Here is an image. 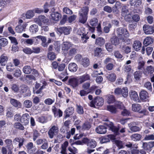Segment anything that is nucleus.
<instances>
[{"mask_svg": "<svg viewBox=\"0 0 154 154\" xmlns=\"http://www.w3.org/2000/svg\"><path fill=\"white\" fill-rule=\"evenodd\" d=\"M89 11V8L85 6L82 8L79 12V21L82 23H85L88 19V14Z\"/></svg>", "mask_w": 154, "mask_h": 154, "instance_id": "1", "label": "nucleus"}, {"mask_svg": "<svg viewBox=\"0 0 154 154\" xmlns=\"http://www.w3.org/2000/svg\"><path fill=\"white\" fill-rule=\"evenodd\" d=\"M132 110L134 112H137L139 113L143 114V115L140 117H143V116L148 115L149 112L145 109H143L142 110H140L142 109V106L138 103H136L132 104L131 106Z\"/></svg>", "mask_w": 154, "mask_h": 154, "instance_id": "2", "label": "nucleus"}, {"mask_svg": "<svg viewBox=\"0 0 154 154\" xmlns=\"http://www.w3.org/2000/svg\"><path fill=\"white\" fill-rule=\"evenodd\" d=\"M72 28L69 26L57 27L56 29V31L57 32L60 34L63 33L65 35L69 34Z\"/></svg>", "mask_w": 154, "mask_h": 154, "instance_id": "3", "label": "nucleus"}, {"mask_svg": "<svg viewBox=\"0 0 154 154\" xmlns=\"http://www.w3.org/2000/svg\"><path fill=\"white\" fill-rule=\"evenodd\" d=\"M59 131L58 128L57 126L54 125L49 129L48 132L49 137L52 139L55 136Z\"/></svg>", "mask_w": 154, "mask_h": 154, "instance_id": "4", "label": "nucleus"}, {"mask_svg": "<svg viewBox=\"0 0 154 154\" xmlns=\"http://www.w3.org/2000/svg\"><path fill=\"white\" fill-rule=\"evenodd\" d=\"M74 112L75 109L73 107H68L64 111L63 119H66L69 118H71Z\"/></svg>", "mask_w": 154, "mask_h": 154, "instance_id": "5", "label": "nucleus"}, {"mask_svg": "<svg viewBox=\"0 0 154 154\" xmlns=\"http://www.w3.org/2000/svg\"><path fill=\"white\" fill-rule=\"evenodd\" d=\"M116 32L118 36L120 38L126 35V36L128 37L129 35L128 32L127 30L124 28L122 27H119L116 29Z\"/></svg>", "mask_w": 154, "mask_h": 154, "instance_id": "6", "label": "nucleus"}, {"mask_svg": "<svg viewBox=\"0 0 154 154\" xmlns=\"http://www.w3.org/2000/svg\"><path fill=\"white\" fill-rule=\"evenodd\" d=\"M68 84L73 88L77 87L79 84L78 77H72L69 78L68 80Z\"/></svg>", "mask_w": 154, "mask_h": 154, "instance_id": "7", "label": "nucleus"}, {"mask_svg": "<svg viewBox=\"0 0 154 154\" xmlns=\"http://www.w3.org/2000/svg\"><path fill=\"white\" fill-rule=\"evenodd\" d=\"M48 20L44 15H40L37 18L34 19V21L39 25L41 26L43 23H46L48 22Z\"/></svg>", "mask_w": 154, "mask_h": 154, "instance_id": "8", "label": "nucleus"}, {"mask_svg": "<svg viewBox=\"0 0 154 154\" xmlns=\"http://www.w3.org/2000/svg\"><path fill=\"white\" fill-rule=\"evenodd\" d=\"M30 119V116L29 114L27 113L23 114L22 116L20 122L24 125H26L29 123Z\"/></svg>", "mask_w": 154, "mask_h": 154, "instance_id": "9", "label": "nucleus"}, {"mask_svg": "<svg viewBox=\"0 0 154 154\" xmlns=\"http://www.w3.org/2000/svg\"><path fill=\"white\" fill-rule=\"evenodd\" d=\"M27 148V152L29 154H34L35 152L36 149L33 147V143L29 142L27 143L26 145Z\"/></svg>", "mask_w": 154, "mask_h": 154, "instance_id": "10", "label": "nucleus"}, {"mask_svg": "<svg viewBox=\"0 0 154 154\" xmlns=\"http://www.w3.org/2000/svg\"><path fill=\"white\" fill-rule=\"evenodd\" d=\"M77 52V46L73 45V46L69 49V51L66 53H64V54L65 56L68 54V57H73L76 54Z\"/></svg>", "mask_w": 154, "mask_h": 154, "instance_id": "11", "label": "nucleus"}, {"mask_svg": "<svg viewBox=\"0 0 154 154\" xmlns=\"http://www.w3.org/2000/svg\"><path fill=\"white\" fill-rule=\"evenodd\" d=\"M52 111L54 117H61L63 116V112L60 109H57L55 106H53L52 108Z\"/></svg>", "mask_w": 154, "mask_h": 154, "instance_id": "12", "label": "nucleus"}, {"mask_svg": "<svg viewBox=\"0 0 154 154\" xmlns=\"http://www.w3.org/2000/svg\"><path fill=\"white\" fill-rule=\"evenodd\" d=\"M78 77L80 84H82L85 81L90 80L91 79L90 75L87 73Z\"/></svg>", "mask_w": 154, "mask_h": 154, "instance_id": "13", "label": "nucleus"}, {"mask_svg": "<svg viewBox=\"0 0 154 154\" xmlns=\"http://www.w3.org/2000/svg\"><path fill=\"white\" fill-rule=\"evenodd\" d=\"M143 29L146 34H152L154 32V27L152 26L145 25L143 26Z\"/></svg>", "mask_w": 154, "mask_h": 154, "instance_id": "14", "label": "nucleus"}, {"mask_svg": "<svg viewBox=\"0 0 154 154\" xmlns=\"http://www.w3.org/2000/svg\"><path fill=\"white\" fill-rule=\"evenodd\" d=\"M140 99L143 101H146L149 98L148 93L145 90H142L139 94Z\"/></svg>", "mask_w": 154, "mask_h": 154, "instance_id": "15", "label": "nucleus"}, {"mask_svg": "<svg viewBox=\"0 0 154 154\" xmlns=\"http://www.w3.org/2000/svg\"><path fill=\"white\" fill-rule=\"evenodd\" d=\"M95 131L99 134H104L107 132V128L104 125H100L96 128Z\"/></svg>", "mask_w": 154, "mask_h": 154, "instance_id": "16", "label": "nucleus"}, {"mask_svg": "<svg viewBox=\"0 0 154 154\" xmlns=\"http://www.w3.org/2000/svg\"><path fill=\"white\" fill-rule=\"evenodd\" d=\"M108 126L112 132L114 133V134L116 135H119V131L120 129L119 127H117L114 125V124L112 122H110Z\"/></svg>", "mask_w": 154, "mask_h": 154, "instance_id": "17", "label": "nucleus"}, {"mask_svg": "<svg viewBox=\"0 0 154 154\" xmlns=\"http://www.w3.org/2000/svg\"><path fill=\"white\" fill-rule=\"evenodd\" d=\"M154 72V68L151 66H147L146 69H143V73L146 75H151Z\"/></svg>", "mask_w": 154, "mask_h": 154, "instance_id": "18", "label": "nucleus"}, {"mask_svg": "<svg viewBox=\"0 0 154 154\" xmlns=\"http://www.w3.org/2000/svg\"><path fill=\"white\" fill-rule=\"evenodd\" d=\"M73 46V45L71 44L69 42H64L62 45V50L63 53L67 52L69 49Z\"/></svg>", "mask_w": 154, "mask_h": 154, "instance_id": "19", "label": "nucleus"}, {"mask_svg": "<svg viewBox=\"0 0 154 154\" xmlns=\"http://www.w3.org/2000/svg\"><path fill=\"white\" fill-rule=\"evenodd\" d=\"M6 111V116L7 118H11L14 116V110L13 108L11 107H9L8 108H7Z\"/></svg>", "mask_w": 154, "mask_h": 154, "instance_id": "20", "label": "nucleus"}, {"mask_svg": "<svg viewBox=\"0 0 154 154\" xmlns=\"http://www.w3.org/2000/svg\"><path fill=\"white\" fill-rule=\"evenodd\" d=\"M10 102L12 105L17 108H20L22 106V104L20 101L14 99H11Z\"/></svg>", "mask_w": 154, "mask_h": 154, "instance_id": "21", "label": "nucleus"}, {"mask_svg": "<svg viewBox=\"0 0 154 154\" xmlns=\"http://www.w3.org/2000/svg\"><path fill=\"white\" fill-rule=\"evenodd\" d=\"M23 125L21 122H17L14 123V127L16 130L19 131H23L25 129Z\"/></svg>", "mask_w": 154, "mask_h": 154, "instance_id": "22", "label": "nucleus"}, {"mask_svg": "<svg viewBox=\"0 0 154 154\" xmlns=\"http://www.w3.org/2000/svg\"><path fill=\"white\" fill-rule=\"evenodd\" d=\"M51 17L53 20L57 21L61 17V15L57 12H53L51 14Z\"/></svg>", "mask_w": 154, "mask_h": 154, "instance_id": "23", "label": "nucleus"}, {"mask_svg": "<svg viewBox=\"0 0 154 154\" xmlns=\"http://www.w3.org/2000/svg\"><path fill=\"white\" fill-rule=\"evenodd\" d=\"M96 105L100 106H102L104 104V100L100 97H97L95 98Z\"/></svg>", "mask_w": 154, "mask_h": 154, "instance_id": "24", "label": "nucleus"}, {"mask_svg": "<svg viewBox=\"0 0 154 154\" xmlns=\"http://www.w3.org/2000/svg\"><path fill=\"white\" fill-rule=\"evenodd\" d=\"M153 42V39L150 37H146L143 42V44L145 46L151 45L152 43Z\"/></svg>", "mask_w": 154, "mask_h": 154, "instance_id": "25", "label": "nucleus"}, {"mask_svg": "<svg viewBox=\"0 0 154 154\" xmlns=\"http://www.w3.org/2000/svg\"><path fill=\"white\" fill-rule=\"evenodd\" d=\"M78 68L77 66L75 63H70L68 66V69L71 72H75Z\"/></svg>", "mask_w": 154, "mask_h": 154, "instance_id": "26", "label": "nucleus"}, {"mask_svg": "<svg viewBox=\"0 0 154 154\" xmlns=\"http://www.w3.org/2000/svg\"><path fill=\"white\" fill-rule=\"evenodd\" d=\"M105 43V39L102 37H99L96 39L95 44L101 46L103 45Z\"/></svg>", "mask_w": 154, "mask_h": 154, "instance_id": "27", "label": "nucleus"}, {"mask_svg": "<svg viewBox=\"0 0 154 154\" xmlns=\"http://www.w3.org/2000/svg\"><path fill=\"white\" fill-rule=\"evenodd\" d=\"M141 43L139 41H135L133 44V47L136 51L140 50L141 47Z\"/></svg>", "mask_w": 154, "mask_h": 154, "instance_id": "28", "label": "nucleus"}, {"mask_svg": "<svg viewBox=\"0 0 154 154\" xmlns=\"http://www.w3.org/2000/svg\"><path fill=\"white\" fill-rule=\"evenodd\" d=\"M129 95L131 99L133 100L136 101L137 99L138 98L137 92L134 91H130L129 92Z\"/></svg>", "mask_w": 154, "mask_h": 154, "instance_id": "29", "label": "nucleus"}, {"mask_svg": "<svg viewBox=\"0 0 154 154\" xmlns=\"http://www.w3.org/2000/svg\"><path fill=\"white\" fill-rule=\"evenodd\" d=\"M24 140L23 138H21L20 137H16L14 139L13 142L15 143L16 142H18L19 143L18 145L19 147V148H20L23 144Z\"/></svg>", "mask_w": 154, "mask_h": 154, "instance_id": "30", "label": "nucleus"}, {"mask_svg": "<svg viewBox=\"0 0 154 154\" xmlns=\"http://www.w3.org/2000/svg\"><path fill=\"white\" fill-rule=\"evenodd\" d=\"M11 88L12 91L17 93L20 90L19 85L16 84H13L11 85Z\"/></svg>", "mask_w": 154, "mask_h": 154, "instance_id": "31", "label": "nucleus"}, {"mask_svg": "<svg viewBox=\"0 0 154 154\" xmlns=\"http://www.w3.org/2000/svg\"><path fill=\"white\" fill-rule=\"evenodd\" d=\"M119 38L116 35L113 36L110 39V41L111 43L115 45H116L119 44Z\"/></svg>", "mask_w": 154, "mask_h": 154, "instance_id": "32", "label": "nucleus"}, {"mask_svg": "<svg viewBox=\"0 0 154 154\" xmlns=\"http://www.w3.org/2000/svg\"><path fill=\"white\" fill-rule=\"evenodd\" d=\"M26 26L25 25H19L15 27L16 31L18 33H21L23 31H24Z\"/></svg>", "mask_w": 154, "mask_h": 154, "instance_id": "33", "label": "nucleus"}, {"mask_svg": "<svg viewBox=\"0 0 154 154\" xmlns=\"http://www.w3.org/2000/svg\"><path fill=\"white\" fill-rule=\"evenodd\" d=\"M142 136L140 134H134L131 136V139L134 141H137L140 140Z\"/></svg>", "mask_w": 154, "mask_h": 154, "instance_id": "34", "label": "nucleus"}, {"mask_svg": "<svg viewBox=\"0 0 154 154\" xmlns=\"http://www.w3.org/2000/svg\"><path fill=\"white\" fill-rule=\"evenodd\" d=\"M38 26L36 24L31 25L29 28V31L32 34L35 33L38 31Z\"/></svg>", "mask_w": 154, "mask_h": 154, "instance_id": "35", "label": "nucleus"}, {"mask_svg": "<svg viewBox=\"0 0 154 154\" xmlns=\"http://www.w3.org/2000/svg\"><path fill=\"white\" fill-rule=\"evenodd\" d=\"M91 127V124L90 122H85L82 125V131L89 130Z\"/></svg>", "mask_w": 154, "mask_h": 154, "instance_id": "36", "label": "nucleus"}, {"mask_svg": "<svg viewBox=\"0 0 154 154\" xmlns=\"http://www.w3.org/2000/svg\"><path fill=\"white\" fill-rule=\"evenodd\" d=\"M75 128H72L71 129V131H68L66 132V135H64V137H66L67 139H69L71 135H73L75 134Z\"/></svg>", "mask_w": 154, "mask_h": 154, "instance_id": "37", "label": "nucleus"}, {"mask_svg": "<svg viewBox=\"0 0 154 154\" xmlns=\"http://www.w3.org/2000/svg\"><path fill=\"white\" fill-rule=\"evenodd\" d=\"M107 101L108 103H112L116 101V99L114 96L112 95H109L106 96Z\"/></svg>", "mask_w": 154, "mask_h": 154, "instance_id": "38", "label": "nucleus"}, {"mask_svg": "<svg viewBox=\"0 0 154 154\" xmlns=\"http://www.w3.org/2000/svg\"><path fill=\"white\" fill-rule=\"evenodd\" d=\"M8 44V39L5 38H0V47H5Z\"/></svg>", "mask_w": 154, "mask_h": 154, "instance_id": "39", "label": "nucleus"}, {"mask_svg": "<svg viewBox=\"0 0 154 154\" xmlns=\"http://www.w3.org/2000/svg\"><path fill=\"white\" fill-rule=\"evenodd\" d=\"M137 26V23L133 21H131L130 22V24L128 25V28L129 30L133 31Z\"/></svg>", "mask_w": 154, "mask_h": 154, "instance_id": "40", "label": "nucleus"}, {"mask_svg": "<svg viewBox=\"0 0 154 154\" xmlns=\"http://www.w3.org/2000/svg\"><path fill=\"white\" fill-rule=\"evenodd\" d=\"M37 120L39 122L45 123L48 121V118L46 116H41L37 117Z\"/></svg>", "mask_w": 154, "mask_h": 154, "instance_id": "41", "label": "nucleus"}, {"mask_svg": "<svg viewBox=\"0 0 154 154\" xmlns=\"http://www.w3.org/2000/svg\"><path fill=\"white\" fill-rule=\"evenodd\" d=\"M129 13L128 7L124 5L122 7L121 15L122 16H125V15L128 14Z\"/></svg>", "mask_w": 154, "mask_h": 154, "instance_id": "42", "label": "nucleus"}, {"mask_svg": "<svg viewBox=\"0 0 154 154\" xmlns=\"http://www.w3.org/2000/svg\"><path fill=\"white\" fill-rule=\"evenodd\" d=\"M141 3V0H130V4L131 6L137 7Z\"/></svg>", "mask_w": 154, "mask_h": 154, "instance_id": "43", "label": "nucleus"}, {"mask_svg": "<svg viewBox=\"0 0 154 154\" xmlns=\"http://www.w3.org/2000/svg\"><path fill=\"white\" fill-rule=\"evenodd\" d=\"M6 145L8 149H12L13 145L12 143V141L10 139H7L5 141Z\"/></svg>", "mask_w": 154, "mask_h": 154, "instance_id": "44", "label": "nucleus"}, {"mask_svg": "<svg viewBox=\"0 0 154 154\" xmlns=\"http://www.w3.org/2000/svg\"><path fill=\"white\" fill-rule=\"evenodd\" d=\"M107 78L111 82H114L116 79V75L114 73H111L106 76Z\"/></svg>", "mask_w": 154, "mask_h": 154, "instance_id": "45", "label": "nucleus"}, {"mask_svg": "<svg viewBox=\"0 0 154 154\" xmlns=\"http://www.w3.org/2000/svg\"><path fill=\"white\" fill-rule=\"evenodd\" d=\"M95 55L97 57H103L102 50L100 48H97L94 52Z\"/></svg>", "mask_w": 154, "mask_h": 154, "instance_id": "46", "label": "nucleus"}, {"mask_svg": "<svg viewBox=\"0 0 154 154\" xmlns=\"http://www.w3.org/2000/svg\"><path fill=\"white\" fill-rule=\"evenodd\" d=\"M81 64L85 67H87L90 64V60L88 58H82Z\"/></svg>", "mask_w": 154, "mask_h": 154, "instance_id": "47", "label": "nucleus"}, {"mask_svg": "<svg viewBox=\"0 0 154 154\" xmlns=\"http://www.w3.org/2000/svg\"><path fill=\"white\" fill-rule=\"evenodd\" d=\"M97 146V143L95 141L94 139H90L87 146H88L91 148H94Z\"/></svg>", "mask_w": 154, "mask_h": 154, "instance_id": "48", "label": "nucleus"}, {"mask_svg": "<svg viewBox=\"0 0 154 154\" xmlns=\"http://www.w3.org/2000/svg\"><path fill=\"white\" fill-rule=\"evenodd\" d=\"M89 37L90 36L88 35V32L86 34L85 33L81 37L82 42L84 43H86Z\"/></svg>", "mask_w": 154, "mask_h": 154, "instance_id": "49", "label": "nucleus"}, {"mask_svg": "<svg viewBox=\"0 0 154 154\" xmlns=\"http://www.w3.org/2000/svg\"><path fill=\"white\" fill-rule=\"evenodd\" d=\"M23 105L26 108H31L32 106V103L31 100H26L23 103Z\"/></svg>", "mask_w": 154, "mask_h": 154, "instance_id": "50", "label": "nucleus"}, {"mask_svg": "<svg viewBox=\"0 0 154 154\" xmlns=\"http://www.w3.org/2000/svg\"><path fill=\"white\" fill-rule=\"evenodd\" d=\"M40 136V133L35 129L33 130L32 133L33 140L34 141L36 140Z\"/></svg>", "mask_w": 154, "mask_h": 154, "instance_id": "51", "label": "nucleus"}, {"mask_svg": "<svg viewBox=\"0 0 154 154\" xmlns=\"http://www.w3.org/2000/svg\"><path fill=\"white\" fill-rule=\"evenodd\" d=\"M145 64V62L144 61L141 60H139L138 61V69L140 70L142 69Z\"/></svg>", "mask_w": 154, "mask_h": 154, "instance_id": "52", "label": "nucleus"}, {"mask_svg": "<svg viewBox=\"0 0 154 154\" xmlns=\"http://www.w3.org/2000/svg\"><path fill=\"white\" fill-rule=\"evenodd\" d=\"M23 71L24 73L26 74H29L32 71V69L30 66H26L23 67Z\"/></svg>", "mask_w": 154, "mask_h": 154, "instance_id": "53", "label": "nucleus"}, {"mask_svg": "<svg viewBox=\"0 0 154 154\" xmlns=\"http://www.w3.org/2000/svg\"><path fill=\"white\" fill-rule=\"evenodd\" d=\"M107 109L108 111L113 113H115L117 111L116 107L113 105L108 106H107Z\"/></svg>", "mask_w": 154, "mask_h": 154, "instance_id": "54", "label": "nucleus"}, {"mask_svg": "<svg viewBox=\"0 0 154 154\" xmlns=\"http://www.w3.org/2000/svg\"><path fill=\"white\" fill-rule=\"evenodd\" d=\"M20 92L21 94L25 93L28 89V86L25 85H22L20 87Z\"/></svg>", "mask_w": 154, "mask_h": 154, "instance_id": "55", "label": "nucleus"}, {"mask_svg": "<svg viewBox=\"0 0 154 154\" xmlns=\"http://www.w3.org/2000/svg\"><path fill=\"white\" fill-rule=\"evenodd\" d=\"M143 147L146 150L150 151L152 146L150 143H143Z\"/></svg>", "mask_w": 154, "mask_h": 154, "instance_id": "56", "label": "nucleus"}, {"mask_svg": "<svg viewBox=\"0 0 154 154\" xmlns=\"http://www.w3.org/2000/svg\"><path fill=\"white\" fill-rule=\"evenodd\" d=\"M76 112L79 114L82 115L84 114V111L83 107L80 105H76Z\"/></svg>", "mask_w": 154, "mask_h": 154, "instance_id": "57", "label": "nucleus"}, {"mask_svg": "<svg viewBox=\"0 0 154 154\" xmlns=\"http://www.w3.org/2000/svg\"><path fill=\"white\" fill-rule=\"evenodd\" d=\"M34 15V12L31 10L27 11L26 14V17L27 19H30Z\"/></svg>", "mask_w": 154, "mask_h": 154, "instance_id": "58", "label": "nucleus"}, {"mask_svg": "<svg viewBox=\"0 0 154 154\" xmlns=\"http://www.w3.org/2000/svg\"><path fill=\"white\" fill-rule=\"evenodd\" d=\"M126 35H124L123 37H122L120 38L119 39L121 40L122 42H123L127 44H128L130 43L131 41L130 39L129 38H127Z\"/></svg>", "mask_w": 154, "mask_h": 154, "instance_id": "59", "label": "nucleus"}, {"mask_svg": "<svg viewBox=\"0 0 154 154\" xmlns=\"http://www.w3.org/2000/svg\"><path fill=\"white\" fill-rule=\"evenodd\" d=\"M144 86L148 90L151 92L152 91V86L151 83L149 82H145L144 85Z\"/></svg>", "mask_w": 154, "mask_h": 154, "instance_id": "60", "label": "nucleus"}, {"mask_svg": "<svg viewBox=\"0 0 154 154\" xmlns=\"http://www.w3.org/2000/svg\"><path fill=\"white\" fill-rule=\"evenodd\" d=\"M128 91L127 88H123L122 89L121 93L122 96L124 97H126L128 95Z\"/></svg>", "mask_w": 154, "mask_h": 154, "instance_id": "61", "label": "nucleus"}, {"mask_svg": "<svg viewBox=\"0 0 154 154\" xmlns=\"http://www.w3.org/2000/svg\"><path fill=\"white\" fill-rule=\"evenodd\" d=\"M90 86V82H86L84 83L82 86L83 89L86 91H88L89 89Z\"/></svg>", "mask_w": 154, "mask_h": 154, "instance_id": "62", "label": "nucleus"}, {"mask_svg": "<svg viewBox=\"0 0 154 154\" xmlns=\"http://www.w3.org/2000/svg\"><path fill=\"white\" fill-rule=\"evenodd\" d=\"M68 150L72 153H69V154H76L78 152V149L74 147H73L72 148L69 147L68 148Z\"/></svg>", "mask_w": 154, "mask_h": 154, "instance_id": "63", "label": "nucleus"}, {"mask_svg": "<svg viewBox=\"0 0 154 154\" xmlns=\"http://www.w3.org/2000/svg\"><path fill=\"white\" fill-rule=\"evenodd\" d=\"M112 44L110 43H107L105 44V47L106 50L109 51H112L113 46Z\"/></svg>", "mask_w": 154, "mask_h": 154, "instance_id": "64", "label": "nucleus"}]
</instances>
